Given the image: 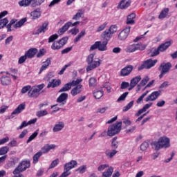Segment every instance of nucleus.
Returning <instances> with one entry per match:
<instances>
[{"label": "nucleus", "instance_id": "nucleus-1", "mask_svg": "<svg viewBox=\"0 0 177 177\" xmlns=\"http://www.w3.org/2000/svg\"><path fill=\"white\" fill-rule=\"evenodd\" d=\"M170 140L167 136L160 137L158 141H154L151 143L153 149H155L156 151L160 150V149H167L171 146Z\"/></svg>", "mask_w": 177, "mask_h": 177}, {"label": "nucleus", "instance_id": "nucleus-2", "mask_svg": "<svg viewBox=\"0 0 177 177\" xmlns=\"http://www.w3.org/2000/svg\"><path fill=\"white\" fill-rule=\"evenodd\" d=\"M87 68L86 71H92L95 68H97L101 64L100 59H95V54H90L86 58Z\"/></svg>", "mask_w": 177, "mask_h": 177}, {"label": "nucleus", "instance_id": "nucleus-3", "mask_svg": "<svg viewBox=\"0 0 177 177\" xmlns=\"http://www.w3.org/2000/svg\"><path fill=\"white\" fill-rule=\"evenodd\" d=\"M121 127H122V122H118L109 126L107 131V136H114V135L120 133L121 132Z\"/></svg>", "mask_w": 177, "mask_h": 177}, {"label": "nucleus", "instance_id": "nucleus-4", "mask_svg": "<svg viewBox=\"0 0 177 177\" xmlns=\"http://www.w3.org/2000/svg\"><path fill=\"white\" fill-rule=\"evenodd\" d=\"M43 88H45L44 84H41L30 88V91H29L28 93V96H29V97H33L34 99H37V97L39 96V93L41 92V91H42Z\"/></svg>", "mask_w": 177, "mask_h": 177}, {"label": "nucleus", "instance_id": "nucleus-5", "mask_svg": "<svg viewBox=\"0 0 177 177\" xmlns=\"http://www.w3.org/2000/svg\"><path fill=\"white\" fill-rule=\"evenodd\" d=\"M30 160H23L17 168L12 171L14 175H17L21 174V172H24L27 168H30Z\"/></svg>", "mask_w": 177, "mask_h": 177}, {"label": "nucleus", "instance_id": "nucleus-6", "mask_svg": "<svg viewBox=\"0 0 177 177\" xmlns=\"http://www.w3.org/2000/svg\"><path fill=\"white\" fill-rule=\"evenodd\" d=\"M95 49H98L100 52H104L107 49V41H95V44L90 47V51L95 50Z\"/></svg>", "mask_w": 177, "mask_h": 177}, {"label": "nucleus", "instance_id": "nucleus-7", "mask_svg": "<svg viewBox=\"0 0 177 177\" xmlns=\"http://www.w3.org/2000/svg\"><path fill=\"white\" fill-rule=\"evenodd\" d=\"M145 49L146 45L142 43L133 44L127 48V52L133 53V52H136V50H145Z\"/></svg>", "mask_w": 177, "mask_h": 177}, {"label": "nucleus", "instance_id": "nucleus-8", "mask_svg": "<svg viewBox=\"0 0 177 177\" xmlns=\"http://www.w3.org/2000/svg\"><path fill=\"white\" fill-rule=\"evenodd\" d=\"M171 67H172V65L170 62L167 63H162L160 64V66L158 68L159 71H160V74L159 75V78H162L165 74H167V73H169V70H171Z\"/></svg>", "mask_w": 177, "mask_h": 177}, {"label": "nucleus", "instance_id": "nucleus-9", "mask_svg": "<svg viewBox=\"0 0 177 177\" xmlns=\"http://www.w3.org/2000/svg\"><path fill=\"white\" fill-rule=\"evenodd\" d=\"M49 30V22L45 21L41 25L39 26L34 31L35 35H39V34H45L46 31Z\"/></svg>", "mask_w": 177, "mask_h": 177}, {"label": "nucleus", "instance_id": "nucleus-10", "mask_svg": "<svg viewBox=\"0 0 177 177\" xmlns=\"http://www.w3.org/2000/svg\"><path fill=\"white\" fill-rule=\"evenodd\" d=\"M158 60L157 59H147L146 61L144 62V63L140 66L138 67V70H143L144 68L146 69H149V68H151V67H154V66H156V64H157Z\"/></svg>", "mask_w": 177, "mask_h": 177}, {"label": "nucleus", "instance_id": "nucleus-11", "mask_svg": "<svg viewBox=\"0 0 177 177\" xmlns=\"http://www.w3.org/2000/svg\"><path fill=\"white\" fill-rule=\"evenodd\" d=\"M129 32H131V26H127L119 33L118 39L125 41V39L128 38Z\"/></svg>", "mask_w": 177, "mask_h": 177}, {"label": "nucleus", "instance_id": "nucleus-12", "mask_svg": "<svg viewBox=\"0 0 177 177\" xmlns=\"http://www.w3.org/2000/svg\"><path fill=\"white\" fill-rule=\"evenodd\" d=\"M132 3V0H121L117 8L118 9H120L121 10H125L127 9H128V8H129V6H131Z\"/></svg>", "mask_w": 177, "mask_h": 177}, {"label": "nucleus", "instance_id": "nucleus-13", "mask_svg": "<svg viewBox=\"0 0 177 177\" xmlns=\"http://www.w3.org/2000/svg\"><path fill=\"white\" fill-rule=\"evenodd\" d=\"M16 21H17V19H12L9 24L11 26H13L14 28H20V27H22V26L24 24V23H26V21H27V19L24 18L17 23H16Z\"/></svg>", "mask_w": 177, "mask_h": 177}, {"label": "nucleus", "instance_id": "nucleus-14", "mask_svg": "<svg viewBox=\"0 0 177 177\" xmlns=\"http://www.w3.org/2000/svg\"><path fill=\"white\" fill-rule=\"evenodd\" d=\"M133 70V66L132 65H127L121 70L120 75L122 77H127V75H129L132 73Z\"/></svg>", "mask_w": 177, "mask_h": 177}, {"label": "nucleus", "instance_id": "nucleus-15", "mask_svg": "<svg viewBox=\"0 0 177 177\" xmlns=\"http://www.w3.org/2000/svg\"><path fill=\"white\" fill-rule=\"evenodd\" d=\"M160 91H154L149 95H148L145 101L147 103L149 102H154L156 99H158V96H160Z\"/></svg>", "mask_w": 177, "mask_h": 177}, {"label": "nucleus", "instance_id": "nucleus-16", "mask_svg": "<svg viewBox=\"0 0 177 177\" xmlns=\"http://www.w3.org/2000/svg\"><path fill=\"white\" fill-rule=\"evenodd\" d=\"M67 99H68V94L63 93L57 97V102L61 103L60 106H64L67 103Z\"/></svg>", "mask_w": 177, "mask_h": 177}, {"label": "nucleus", "instance_id": "nucleus-17", "mask_svg": "<svg viewBox=\"0 0 177 177\" xmlns=\"http://www.w3.org/2000/svg\"><path fill=\"white\" fill-rule=\"evenodd\" d=\"M174 43V41H172V39L169 40L165 43L161 44L158 47V50L160 52H165V50H167V49H168V48H169V46L171 45H172V44Z\"/></svg>", "mask_w": 177, "mask_h": 177}, {"label": "nucleus", "instance_id": "nucleus-18", "mask_svg": "<svg viewBox=\"0 0 177 177\" xmlns=\"http://www.w3.org/2000/svg\"><path fill=\"white\" fill-rule=\"evenodd\" d=\"M78 163L76 160H72L69 162H67L64 166V169H66V171H71V169L75 168Z\"/></svg>", "mask_w": 177, "mask_h": 177}, {"label": "nucleus", "instance_id": "nucleus-19", "mask_svg": "<svg viewBox=\"0 0 177 177\" xmlns=\"http://www.w3.org/2000/svg\"><path fill=\"white\" fill-rule=\"evenodd\" d=\"M41 8H37L35 10L30 12V17H32V20H37L41 17Z\"/></svg>", "mask_w": 177, "mask_h": 177}, {"label": "nucleus", "instance_id": "nucleus-20", "mask_svg": "<svg viewBox=\"0 0 177 177\" xmlns=\"http://www.w3.org/2000/svg\"><path fill=\"white\" fill-rule=\"evenodd\" d=\"M82 92V85L79 84L75 86L72 90L71 91V95L72 96H77V95H80Z\"/></svg>", "mask_w": 177, "mask_h": 177}, {"label": "nucleus", "instance_id": "nucleus-21", "mask_svg": "<svg viewBox=\"0 0 177 177\" xmlns=\"http://www.w3.org/2000/svg\"><path fill=\"white\" fill-rule=\"evenodd\" d=\"M64 128V122L59 121L57 122L53 128V132H60Z\"/></svg>", "mask_w": 177, "mask_h": 177}, {"label": "nucleus", "instance_id": "nucleus-22", "mask_svg": "<svg viewBox=\"0 0 177 177\" xmlns=\"http://www.w3.org/2000/svg\"><path fill=\"white\" fill-rule=\"evenodd\" d=\"M168 17H169V8H165L161 10L158 19L162 20V19H167Z\"/></svg>", "mask_w": 177, "mask_h": 177}, {"label": "nucleus", "instance_id": "nucleus-23", "mask_svg": "<svg viewBox=\"0 0 177 177\" xmlns=\"http://www.w3.org/2000/svg\"><path fill=\"white\" fill-rule=\"evenodd\" d=\"M140 80H142V77H140V75L136 76L134 78L131 79L130 82L129 90L133 89V88H135V86L138 85V84H139Z\"/></svg>", "mask_w": 177, "mask_h": 177}, {"label": "nucleus", "instance_id": "nucleus-24", "mask_svg": "<svg viewBox=\"0 0 177 177\" xmlns=\"http://www.w3.org/2000/svg\"><path fill=\"white\" fill-rule=\"evenodd\" d=\"M52 63V58H47L45 62H43V64L40 68L39 74L42 73V71H45L49 66H50V64Z\"/></svg>", "mask_w": 177, "mask_h": 177}, {"label": "nucleus", "instance_id": "nucleus-25", "mask_svg": "<svg viewBox=\"0 0 177 177\" xmlns=\"http://www.w3.org/2000/svg\"><path fill=\"white\" fill-rule=\"evenodd\" d=\"M153 106V102H150L149 104H146L141 109H140L138 113L136 114L137 117H139L140 114H143V113H145V111H147L150 107Z\"/></svg>", "mask_w": 177, "mask_h": 177}, {"label": "nucleus", "instance_id": "nucleus-26", "mask_svg": "<svg viewBox=\"0 0 177 177\" xmlns=\"http://www.w3.org/2000/svg\"><path fill=\"white\" fill-rule=\"evenodd\" d=\"M56 148V145H46L44 146V147L41 148V153L42 154H45L46 153H48L50 150H53V149Z\"/></svg>", "mask_w": 177, "mask_h": 177}, {"label": "nucleus", "instance_id": "nucleus-27", "mask_svg": "<svg viewBox=\"0 0 177 177\" xmlns=\"http://www.w3.org/2000/svg\"><path fill=\"white\" fill-rule=\"evenodd\" d=\"M26 109V104H19L17 108H16L12 112V115H17Z\"/></svg>", "mask_w": 177, "mask_h": 177}, {"label": "nucleus", "instance_id": "nucleus-28", "mask_svg": "<svg viewBox=\"0 0 177 177\" xmlns=\"http://www.w3.org/2000/svg\"><path fill=\"white\" fill-rule=\"evenodd\" d=\"M1 85L6 86L8 85H10V82H12V80H10V77L9 76H6L3 75L1 77Z\"/></svg>", "mask_w": 177, "mask_h": 177}, {"label": "nucleus", "instance_id": "nucleus-29", "mask_svg": "<svg viewBox=\"0 0 177 177\" xmlns=\"http://www.w3.org/2000/svg\"><path fill=\"white\" fill-rule=\"evenodd\" d=\"M62 84V81L60 80L53 79L51 82H50L47 86V88H56Z\"/></svg>", "mask_w": 177, "mask_h": 177}, {"label": "nucleus", "instance_id": "nucleus-30", "mask_svg": "<svg viewBox=\"0 0 177 177\" xmlns=\"http://www.w3.org/2000/svg\"><path fill=\"white\" fill-rule=\"evenodd\" d=\"M37 52H38L37 48H30L25 53V55L28 59H32V57L37 55Z\"/></svg>", "mask_w": 177, "mask_h": 177}, {"label": "nucleus", "instance_id": "nucleus-31", "mask_svg": "<svg viewBox=\"0 0 177 177\" xmlns=\"http://www.w3.org/2000/svg\"><path fill=\"white\" fill-rule=\"evenodd\" d=\"M85 11L82 9L77 10V12L73 17L72 20H80L84 16Z\"/></svg>", "mask_w": 177, "mask_h": 177}, {"label": "nucleus", "instance_id": "nucleus-32", "mask_svg": "<svg viewBox=\"0 0 177 177\" xmlns=\"http://www.w3.org/2000/svg\"><path fill=\"white\" fill-rule=\"evenodd\" d=\"M136 17V15L133 12L129 15L127 16V24H135V20H133Z\"/></svg>", "mask_w": 177, "mask_h": 177}, {"label": "nucleus", "instance_id": "nucleus-33", "mask_svg": "<svg viewBox=\"0 0 177 177\" xmlns=\"http://www.w3.org/2000/svg\"><path fill=\"white\" fill-rule=\"evenodd\" d=\"M150 81V77L149 76H145L140 82V83L138 85V90L137 91H140V86H145L147 82Z\"/></svg>", "mask_w": 177, "mask_h": 177}, {"label": "nucleus", "instance_id": "nucleus-34", "mask_svg": "<svg viewBox=\"0 0 177 177\" xmlns=\"http://www.w3.org/2000/svg\"><path fill=\"white\" fill-rule=\"evenodd\" d=\"M118 153V151L115 149L111 150H106L105 151V156L107 157V158H113L115 154Z\"/></svg>", "mask_w": 177, "mask_h": 177}, {"label": "nucleus", "instance_id": "nucleus-35", "mask_svg": "<svg viewBox=\"0 0 177 177\" xmlns=\"http://www.w3.org/2000/svg\"><path fill=\"white\" fill-rule=\"evenodd\" d=\"M70 27H71V21H68L59 30L60 34H64V32H66V31H67Z\"/></svg>", "mask_w": 177, "mask_h": 177}, {"label": "nucleus", "instance_id": "nucleus-36", "mask_svg": "<svg viewBox=\"0 0 177 177\" xmlns=\"http://www.w3.org/2000/svg\"><path fill=\"white\" fill-rule=\"evenodd\" d=\"M113 172H114V168H113V167H110L106 171L102 173V177H110L113 175Z\"/></svg>", "mask_w": 177, "mask_h": 177}, {"label": "nucleus", "instance_id": "nucleus-37", "mask_svg": "<svg viewBox=\"0 0 177 177\" xmlns=\"http://www.w3.org/2000/svg\"><path fill=\"white\" fill-rule=\"evenodd\" d=\"M32 0H21L20 1H19V6H22V7H27V6H30V5L32 6Z\"/></svg>", "mask_w": 177, "mask_h": 177}, {"label": "nucleus", "instance_id": "nucleus-38", "mask_svg": "<svg viewBox=\"0 0 177 177\" xmlns=\"http://www.w3.org/2000/svg\"><path fill=\"white\" fill-rule=\"evenodd\" d=\"M45 2V0H32V8H37L41 6L42 3Z\"/></svg>", "mask_w": 177, "mask_h": 177}, {"label": "nucleus", "instance_id": "nucleus-39", "mask_svg": "<svg viewBox=\"0 0 177 177\" xmlns=\"http://www.w3.org/2000/svg\"><path fill=\"white\" fill-rule=\"evenodd\" d=\"M72 84L71 82H68L67 84H66L59 91V93L62 92H68V91H70V89H71L72 87Z\"/></svg>", "mask_w": 177, "mask_h": 177}, {"label": "nucleus", "instance_id": "nucleus-40", "mask_svg": "<svg viewBox=\"0 0 177 177\" xmlns=\"http://www.w3.org/2000/svg\"><path fill=\"white\" fill-rule=\"evenodd\" d=\"M93 95L95 99H100L104 95L103 90H95Z\"/></svg>", "mask_w": 177, "mask_h": 177}, {"label": "nucleus", "instance_id": "nucleus-41", "mask_svg": "<svg viewBox=\"0 0 177 177\" xmlns=\"http://www.w3.org/2000/svg\"><path fill=\"white\" fill-rule=\"evenodd\" d=\"M61 48L62 47L59 41H54L51 46V49H53V50H59V49H61Z\"/></svg>", "mask_w": 177, "mask_h": 177}, {"label": "nucleus", "instance_id": "nucleus-42", "mask_svg": "<svg viewBox=\"0 0 177 177\" xmlns=\"http://www.w3.org/2000/svg\"><path fill=\"white\" fill-rule=\"evenodd\" d=\"M42 151L36 153L33 156V164H37L39 160V158L42 156Z\"/></svg>", "mask_w": 177, "mask_h": 177}, {"label": "nucleus", "instance_id": "nucleus-43", "mask_svg": "<svg viewBox=\"0 0 177 177\" xmlns=\"http://www.w3.org/2000/svg\"><path fill=\"white\" fill-rule=\"evenodd\" d=\"M117 137H114L111 141V147L112 149H114V150L118 149V141H117Z\"/></svg>", "mask_w": 177, "mask_h": 177}, {"label": "nucleus", "instance_id": "nucleus-44", "mask_svg": "<svg viewBox=\"0 0 177 177\" xmlns=\"http://www.w3.org/2000/svg\"><path fill=\"white\" fill-rule=\"evenodd\" d=\"M37 117H39V118H41V117H44V115H48V111L46 110H42L39 111L36 113Z\"/></svg>", "mask_w": 177, "mask_h": 177}, {"label": "nucleus", "instance_id": "nucleus-45", "mask_svg": "<svg viewBox=\"0 0 177 177\" xmlns=\"http://www.w3.org/2000/svg\"><path fill=\"white\" fill-rule=\"evenodd\" d=\"M147 93H149V91H146L145 93H143L140 97L137 100L136 103L138 104H140L142 102H143V99H145V97L147 95Z\"/></svg>", "mask_w": 177, "mask_h": 177}, {"label": "nucleus", "instance_id": "nucleus-46", "mask_svg": "<svg viewBox=\"0 0 177 177\" xmlns=\"http://www.w3.org/2000/svg\"><path fill=\"white\" fill-rule=\"evenodd\" d=\"M9 23V20H8V18H4L1 20H0V30L3 28Z\"/></svg>", "mask_w": 177, "mask_h": 177}, {"label": "nucleus", "instance_id": "nucleus-47", "mask_svg": "<svg viewBox=\"0 0 177 177\" xmlns=\"http://www.w3.org/2000/svg\"><path fill=\"white\" fill-rule=\"evenodd\" d=\"M85 30H82L80 33L76 37V38L74 40V42H78L82 38V37L85 36Z\"/></svg>", "mask_w": 177, "mask_h": 177}, {"label": "nucleus", "instance_id": "nucleus-48", "mask_svg": "<svg viewBox=\"0 0 177 177\" xmlns=\"http://www.w3.org/2000/svg\"><path fill=\"white\" fill-rule=\"evenodd\" d=\"M38 136V131H35L28 139L27 143H30V142H32L34 140L35 138H37Z\"/></svg>", "mask_w": 177, "mask_h": 177}, {"label": "nucleus", "instance_id": "nucleus-49", "mask_svg": "<svg viewBox=\"0 0 177 177\" xmlns=\"http://www.w3.org/2000/svg\"><path fill=\"white\" fill-rule=\"evenodd\" d=\"M136 131V126H132L130 128L125 130L126 133L128 135H131V133H133Z\"/></svg>", "mask_w": 177, "mask_h": 177}, {"label": "nucleus", "instance_id": "nucleus-50", "mask_svg": "<svg viewBox=\"0 0 177 177\" xmlns=\"http://www.w3.org/2000/svg\"><path fill=\"white\" fill-rule=\"evenodd\" d=\"M122 122L124 124L126 127H129L132 124V122H131V120L129 118H122Z\"/></svg>", "mask_w": 177, "mask_h": 177}, {"label": "nucleus", "instance_id": "nucleus-51", "mask_svg": "<svg viewBox=\"0 0 177 177\" xmlns=\"http://www.w3.org/2000/svg\"><path fill=\"white\" fill-rule=\"evenodd\" d=\"M9 151V147H3L0 148V156H3L6 154Z\"/></svg>", "mask_w": 177, "mask_h": 177}, {"label": "nucleus", "instance_id": "nucleus-52", "mask_svg": "<svg viewBox=\"0 0 177 177\" xmlns=\"http://www.w3.org/2000/svg\"><path fill=\"white\" fill-rule=\"evenodd\" d=\"M103 88H105L106 89L108 93H110L111 92V84L109 82H106L103 84Z\"/></svg>", "mask_w": 177, "mask_h": 177}, {"label": "nucleus", "instance_id": "nucleus-53", "mask_svg": "<svg viewBox=\"0 0 177 177\" xmlns=\"http://www.w3.org/2000/svg\"><path fill=\"white\" fill-rule=\"evenodd\" d=\"M160 50L158 48L152 49L151 50V57H154V56H158V55H160Z\"/></svg>", "mask_w": 177, "mask_h": 177}, {"label": "nucleus", "instance_id": "nucleus-54", "mask_svg": "<svg viewBox=\"0 0 177 177\" xmlns=\"http://www.w3.org/2000/svg\"><path fill=\"white\" fill-rule=\"evenodd\" d=\"M57 38H59V35L57 34L52 35L48 38V44H50V43L53 42L54 41H56V39H57Z\"/></svg>", "mask_w": 177, "mask_h": 177}, {"label": "nucleus", "instance_id": "nucleus-55", "mask_svg": "<svg viewBox=\"0 0 177 177\" xmlns=\"http://www.w3.org/2000/svg\"><path fill=\"white\" fill-rule=\"evenodd\" d=\"M133 106V101H131L127 105L123 107V111H128L130 109H132Z\"/></svg>", "mask_w": 177, "mask_h": 177}, {"label": "nucleus", "instance_id": "nucleus-56", "mask_svg": "<svg viewBox=\"0 0 177 177\" xmlns=\"http://www.w3.org/2000/svg\"><path fill=\"white\" fill-rule=\"evenodd\" d=\"M30 89H31V86L30 85L25 86L22 88L21 93L22 94L27 93V92H30Z\"/></svg>", "mask_w": 177, "mask_h": 177}, {"label": "nucleus", "instance_id": "nucleus-57", "mask_svg": "<svg viewBox=\"0 0 177 177\" xmlns=\"http://www.w3.org/2000/svg\"><path fill=\"white\" fill-rule=\"evenodd\" d=\"M59 159H55L54 160L51 164L49 166V169H52V168H55V167H57V165H59Z\"/></svg>", "mask_w": 177, "mask_h": 177}, {"label": "nucleus", "instance_id": "nucleus-58", "mask_svg": "<svg viewBox=\"0 0 177 177\" xmlns=\"http://www.w3.org/2000/svg\"><path fill=\"white\" fill-rule=\"evenodd\" d=\"M148 147H149V142H144L140 145V150H142V151H145V150H147Z\"/></svg>", "mask_w": 177, "mask_h": 177}, {"label": "nucleus", "instance_id": "nucleus-59", "mask_svg": "<svg viewBox=\"0 0 177 177\" xmlns=\"http://www.w3.org/2000/svg\"><path fill=\"white\" fill-rule=\"evenodd\" d=\"M107 22H104L103 24L100 25L97 29V32H100V31H103L106 27H107Z\"/></svg>", "mask_w": 177, "mask_h": 177}, {"label": "nucleus", "instance_id": "nucleus-60", "mask_svg": "<svg viewBox=\"0 0 177 177\" xmlns=\"http://www.w3.org/2000/svg\"><path fill=\"white\" fill-rule=\"evenodd\" d=\"M113 34L111 33V32H110L109 30H106L104 32H103V36L105 38H111Z\"/></svg>", "mask_w": 177, "mask_h": 177}, {"label": "nucleus", "instance_id": "nucleus-61", "mask_svg": "<svg viewBox=\"0 0 177 177\" xmlns=\"http://www.w3.org/2000/svg\"><path fill=\"white\" fill-rule=\"evenodd\" d=\"M67 41H68V37H63L61 39H59L58 41H59V44L63 48V46L66 45L67 44Z\"/></svg>", "mask_w": 177, "mask_h": 177}, {"label": "nucleus", "instance_id": "nucleus-62", "mask_svg": "<svg viewBox=\"0 0 177 177\" xmlns=\"http://www.w3.org/2000/svg\"><path fill=\"white\" fill-rule=\"evenodd\" d=\"M117 26L112 25L110 26L109 30L110 31L111 34H115V32H117Z\"/></svg>", "mask_w": 177, "mask_h": 177}, {"label": "nucleus", "instance_id": "nucleus-63", "mask_svg": "<svg viewBox=\"0 0 177 177\" xmlns=\"http://www.w3.org/2000/svg\"><path fill=\"white\" fill-rule=\"evenodd\" d=\"M85 171H86V166L83 165L79 167L76 171L79 172L80 174H84Z\"/></svg>", "mask_w": 177, "mask_h": 177}, {"label": "nucleus", "instance_id": "nucleus-64", "mask_svg": "<svg viewBox=\"0 0 177 177\" xmlns=\"http://www.w3.org/2000/svg\"><path fill=\"white\" fill-rule=\"evenodd\" d=\"M96 78L91 77L89 80V86H95L96 85Z\"/></svg>", "mask_w": 177, "mask_h": 177}]
</instances>
